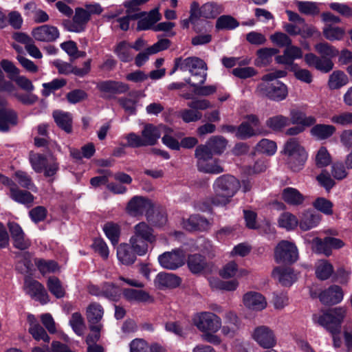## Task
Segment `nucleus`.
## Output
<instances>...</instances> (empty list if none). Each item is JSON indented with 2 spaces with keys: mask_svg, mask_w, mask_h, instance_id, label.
I'll use <instances>...</instances> for the list:
<instances>
[{
  "mask_svg": "<svg viewBox=\"0 0 352 352\" xmlns=\"http://www.w3.org/2000/svg\"><path fill=\"white\" fill-rule=\"evenodd\" d=\"M153 209V204L150 199L142 196H134L128 202L126 212L131 217L147 215Z\"/></svg>",
  "mask_w": 352,
  "mask_h": 352,
  "instance_id": "ddd939ff",
  "label": "nucleus"
},
{
  "mask_svg": "<svg viewBox=\"0 0 352 352\" xmlns=\"http://www.w3.org/2000/svg\"><path fill=\"white\" fill-rule=\"evenodd\" d=\"M192 324L203 333L202 338L213 345H220L223 340L217 333L221 328V318L209 311H199L193 314Z\"/></svg>",
  "mask_w": 352,
  "mask_h": 352,
  "instance_id": "f257e3e1",
  "label": "nucleus"
},
{
  "mask_svg": "<svg viewBox=\"0 0 352 352\" xmlns=\"http://www.w3.org/2000/svg\"><path fill=\"white\" fill-rule=\"evenodd\" d=\"M260 121L258 117L251 114L245 117L243 121L238 127L236 136L241 140H245L260 133L258 126Z\"/></svg>",
  "mask_w": 352,
  "mask_h": 352,
  "instance_id": "4468645a",
  "label": "nucleus"
},
{
  "mask_svg": "<svg viewBox=\"0 0 352 352\" xmlns=\"http://www.w3.org/2000/svg\"><path fill=\"white\" fill-rule=\"evenodd\" d=\"M187 264L189 270L193 274L201 273L207 267L205 258L198 254L190 255L188 258Z\"/></svg>",
  "mask_w": 352,
  "mask_h": 352,
  "instance_id": "a19ab883",
  "label": "nucleus"
},
{
  "mask_svg": "<svg viewBox=\"0 0 352 352\" xmlns=\"http://www.w3.org/2000/svg\"><path fill=\"white\" fill-rule=\"evenodd\" d=\"M144 17L141 16L138 22V30H146L153 29L155 24L161 19L160 14L157 9L151 10L149 13L145 14Z\"/></svg>",
  "mask_w": 352,
  "mask_h": 352,
  "instance_id": "f704fd0d",
  "label": "nucleus"
},
{
  "mask_svg": "<svg viewBox=\"0 0 352 352\" xmlns=\"http://www.w3.org/2000/svg\"><path fill=\"white\" fill-rule=\"evenodd\" d=\"M158 261L163 268L174 270L184 264L185 256L182 250H175L160 255Z\"/></svg>",
  "mask_w": 352,
  "mask_h": 352,
  "instance_id": "2eb2a0df",
  "label": "nucleus"
},
{
  "mask_svg": "<svg viewBox=\"0 0 352 352\" xmlns=\"http://www.w3.org/2000/svg\"><path fill=\"white\" fill-rule=\"evenodd\" d=\"M0 91L6 92L25 105H32L38 100V96L32 92H27V94L19 93L17 87L13 82L5 79L2 71H0Z\"/></svg>",
  "mask_w": 352,
  "mask_h": 352,
  "instance_id": "1a4fd4ad",
  "label": "nucleus"
},
{
  "mask_svg": "<svg viewBox=\"0 0 352 352\" xmlns=\"http://www.w3.org/2000/svg\"><path fill=\"white\" fill-rule=\"evenodd\" d=\"M278 50L276 48H262L257 51V58L256 65L258 66H265L268 65L272 59V56L276 54Z\"/></svg>",
  "mask_w": 352,
  "mask_h": 352,
  "instance_id": "09e8293b",
  "label": "nucleus"
},
{
  "mask_svg": "<svg viewBox=\"0 0 352 352\" xmlns=\"http://www.w3.org/2000/svg\"><path fill=\"white\" fill-rule=\"evenodd\" d=\"M17 114L14 110L7 108L0 109V131H8L11 126L17 124Z\"/></svg>",
  "mask_w": 352,
  "mask_h": 352,
  "instance_id": "c756f323",
  "label": "nucleus"
},
{
  "mask_svg": "<svg viewBox=\"0 0 352 352\" xmlns=\"http://www.w3.org/2000/svg\"><path fill=\"white\" fill-rule=\"evenodd\" d=\"M278 224L282 228L292 230L298 226V219L294 214L289 212H285L279 216Z\"/></svg>",
  "mask_w": 352,
  "mask_h": 352,
  "instance_id": "a18cd8bd",
  "label": "nucleus"
},
{
  "mask_svg": "<svg viewBox=\"0 0 352 352\" xmlns=\"http://www.w3.org/2000/svg\"><path fill=\"white\" fill-rule=\"evenodd\" d=\"M272 276L284 286L292 285L297 279L296 274L290 268L276 267L272 272Z\"/></svg>",
  "mask_w": 352,
  "mask_h": 352,
  "instance_id": "7c9ffc66",
  "label": "nucleus"
},
{
  "mask_svg": "<svg viewBox=\"0 0 352 352\" xmlns=\"http://www.w3.org/2000/svg\"><path fill=\"white\" fill-rule=\"evenodd\" d=\"M69 324L78 336H82L84 333L85 324L80 314L78 312L74 313L72 315Z\"/></svg>",
  "mask_w": 352,
  "mask_h": 352,
  "instance_id": "338daca9",
  "label": "nucleus"
},
{
  "mask_svg": "<svg viewBox=\"0 0 352 352\" xmlns=\"http://www.w3.org/2000/svg\"><path fill=\"white\" fill-rule=\"evenodd\" d=\"M305 60L309 67H314L323 73H328L334 66L332 60L327 58H320L310 53L305 56Z\"/></svg>",
  "mask_w": 352,
  "mask_h": 352,
  "instance_id": "5701e85b",
  "label": "nucleus"
},
{
  "mask_svg": "<svg viewBox=\"0 0 352 352\" xmlns=\"http://www.w3.org/2000/svg\"><path fill=\"white\" fill-rule=\"evenodd\" d=\"M323 304H337L343 299L342 289L338 285H333L322 292L319 296Z\"/></svg>",
  "mask_w": 352,
  "mask_h": 352,
  "instance_id": "c85d7f7f",
  "label": "nucleus"
},
{
  "mask_svg": "<svg viewBox=\"0 0 352 352\" xmlns=\"http://www.w3.org/2000/svg\"><path fill=\"white\" fill-rule=\"evenodd\" d=\"M285 70H275L263 75L262 82L258 85L256 92L262 97H265L274 101H282L288 95L286 85L277 79L286 76Z\"/></svg>",
  "mask_w": 352,
  "mask_h": 352,
  "instance_id": "f03ea898",
  "label": "nucleus"
},
{
  "mask_svg": "<svg viewBox=\"0 0 352 352\" xmlns=\"http://www.w3.org/2000/svg\"><path fill=\"white\" fill-rule=\"evenodd\" d=\"M289 116L290 123L293 124H299L307 127L314 124L316 122L314 116H307L303 112L296 109L291 110Z\"/></svg>",
  "mask_w": 352,
  "mask_h": 352,
  "instance_id": "4c0bfd02",
  "label": "nucleus"
},
{
  "mask_svg": "<svg viewBox=\"0 0 352 352\" xmlns=\"http://www.w3.org/2000/svg\"><path fill=\"white\" fill-rule=\"evenodd\" d=\"M289 124V118L280 114L272 116L265 122L266 126L275 132L282 131Z\"/></svg>",
  "mask_w": 352,
  "mask_h": 352,
  "instance_id": "58836bf2",
  "label": "nucleus"
},
{
  "mask_svg": "<svg viewBox=\"0 0 352 352\" xmlns=\"http://www.w3.org/2000/svg\"><path fill=\"white\" fill-rule=\"evenodd\" d=\"M35 264L37 266L40 272L43 274H46L48 273H54L59 270L58 263L54 261L37 259L35 261Z\"/></svg>",
  "mask_w": 352,
  "mask_h": 352,
  "instance_id": "13d9d810",
  "label": "nucleus"
},
{
  "mask_svg": "<svg viewBox=\"0 0 352 352\" xmlns=\"http://www.w3.org/2000/svg\"><path fill=\"white\" fill-rule=\"evenodd\" d=\"M241 322L237 315L232 311H226L221 318V335L229 339L234 338L238 333L241 328Z\"/></svg>",
  "mask_w": 352,
  "mask_h": 352,
  "instance_id": "f8f14e48",
  "label": "nucleus"
},
{
  "mask_svg": "<svg viewBox=\"0 0 352 352\" xmlns=\"http://www.w3.org/2000/svg\"><path fill=\"white\" fill-rule=\"evenodd\" d=\"M283 154L286 156L287 163L293 171L301 170L307 158L308 154L297 138H289L284 144Z\"/></svg>",
  "mask_w": 352,
  "mask_h": 352,
  "instance_id": "39448f33",
  "label": "nucleus"
},
{
  "mask_svg": "<svg viewBox=\"0 0 352 352\" xmlns=\"http://www.w3.org/2000/svg\"><path fill=\"white\" fill-rule=\"evenodd\" d=\"M123 294L129 301L146 302L150 299L148 294L143 290L126 289L123 291Z\"/></svg>",
  "mask_w": 352,
  "mask_h": 352,
  "instance_id": "5fc2aeb1",
  "label": "nucleus"
},
{
  "mask_svg": "<svg viewBox=\"0 0 352 352\" xmlns=\"http://www.w3.org/2000/svg\"><path fill=\"white\" fill-rule=\"evenodd\" d=\"M210 222L205 218L198 215H191L188 219L184 220L182 226L189 231H205L210 228Z\"/></svg>",
  "mask_w": 352,
  "mask_h": 352,
  "instance_id": "a878e982",
  "label": "nucleus"
},
{
  "mask_svg": "<svg viewBox=\"0 0 352 352\" xmlns=\"http://www.w3.org/2000/svg\"><path fill=\"white\" fill-rule=\"evenodd\" d=\"M10 197L14 201L21 204H30L34 201V196L28 191L20 190L16 186L12 187Z\"/></svg>",
  "mask_w": 352,
  "mask_h": 352,
  "instance_id": "c03bdc74",
  "label": "nucleus"
},
{
  "mask_svg": "<svg viewBox=\"0 0 352 352\" xmlns=\"http://www.w3.org/2000/svg\"><path fill=\"white\" fill-rule=\"evenodd\" d=\"M114 52L118 58L124 63L131 61L133 57L131 53V45L126 41L118 43L115 47Z\"/></svg>",
  "mask_w": 352,
  "mask_h": 352,
  "instance_id": "37998d69",
  "label": "nucleus"
},
{
  "mask_svg": "<svg viewBox=\"0 0 352 352\" xmlns=\"http://www.w3.org/2000/svg\"><path fill=\"white\" fill-rule=\"evenodd\" d=\"M67 82L63 78H55L50 82H45L42 85L43 89L42 94L45 97L49 96L52 92L56 91L66 85Z\"/></svg>",
  "mask_w": 352,
  "mask_h": 352,
  "instance_id": "e2e57ef3",
  "label": "nucleus"
},
{
  "mask_svg": "<svg viewBox=\"0 0 352 352\" xmlns=\"http://www.w3.org/2000/svg\"><path fill=\"white\" fill-rule=\"evenodd\" d=\"M97 88L104 96L125 93L129 89L128 85L113 80L101 82L98 84Z\"/></svg>",
  "mask_w": 352,
  "mask_h": 352,
  "instance_id": "4be33fe9",
  "label": "nucleus"
},
{
  "mask_svg": "<svg viewBox=\"0 0 352 352\" xmlns=\"http://www.w3.org/2000/svg\"><path fill=\"white\" fill-rule=\"evenodd\" d=\"M30 162L35 172H43L45 177L54 175L58 169V164L53 156L46 157L38 153H31Z\"/></svg>",
  "mask_w": 352,
  "mask_h": 352,
  "instance_id": "0eeeda50",
  "label": "nucleus"
},
{
  "mask_svg": "<svg viewBox=\"0 0 352 352\" xmlns=\"http://www.w3.org/2000/svg\"><path fill=\"white\" fill-rule=\"evenodd\" d=\"M165 129L164 126H155L148 124L145 125L142 131V138L146 146L155 145L161 135V131Z\"/></svg>",
  "mask_w": 352,
  "mask_h": 352,
  "instance_id": "bb28decb",
  "label": "nucleus"
},
{
  "mask_svg": "<svg viewBox=\"0 0 352 352\" xmlns=\"http://www.w3.org/2000/svg\"><path fill=\"white\" fill-rule=\"evenodd\" d=\"M223 11V6L214 2H208L199 7L197 1H193L190 5V19L197 20L201 17L214 19Z\"/></svg>",
  "mask_w": 352,
  "mask_h": 352,
  "instance_id": "6e6552de",
  "label": "nucleus"
},
{
  "mask_svg": "<svg viewBox=\"0 0 352 352\" xmlns=\"http://www.w3.org/2000/svg\"><path fill=\"white\" fill-rule=\"evenodd\" d=\"M209 283L212 289L226 291H234L239 286V283L236 280L223 281L217 278H210Z\"/></svg>",
  "mask_w": 352,
  "mask_h": 352,
  "instance_id": "8fccbe9b",
  "label": "nucleus"
},
{
  "mask_svg": "<svg viewBox=\"0 0 352 352\" xmlns=\"http://www.w3.org/2000/svg\"><path fill=\"white\" fill-rule=\"evenodd\" d=\"M274 258L278 263H294L298 258V249L294 243L281 241L275 248Z\"/></svg>",
  "mask_w": 352,
  "mask_h": 352,
  "instance_id": "9d476101",
  "label": "nucleus"
},
{
  "mask_svg": "<svg viewBox=\"0 0 352 352\" xmlns=\"http://www.w3.org/2000/svg\"><path fill=\"white\" fill-rule=\"evenodd\" d=\"M14 176L19 184L24 188L31 190L33 192H37V188L32 181L30 176L25 172L18 170L14 173Z\"/></svg>",
  "mask_w": 352,
  "mask_h": 352,
  "instance_id": "052dcab7",
  "label": "nucleus"
},
{
  "mask_svg": "<svg viewBox=\"0 0 352 352\" xmlns=\"http://www.w3.org/2000/svg\"><path fill=\"white\" fill-rule=\"evenodd\" d=\"M295 4L299 12L306 15H316L320 11L318 4L315 2L296 1Z\"/></svg>",
  "mask_w": 352,
  "mask_h": 352,
  "instance_id": "bf43d9fd",
  "label": "nucleus"
},
{
  "mask_svg": "<svg viewBox=\"0 0 352 352\" xmlns=\"http://www.w3.org/2000/svg\"><path fill=\"white\" fill-rule=\"evenodd\" d=\"M137 254L129 243H121L117 248V258L123 265H131L136 260Z\"/></svg>",
  "mask_w": 352,
  "mask_h": 352,
  "instance_id": "473e14b6",
  "label": "nucleus"
},
{
  "mask_svg": "<svg viewBox=\"0 0 352 352\" xmlns=\"http://www.w3.org/2000/svg\"><path fill=\"white\" fill-rule=\"evenodd\" d=\"M179 284V278L170 273H159L154 279V285L155 287L160 289L175 288Z\"/></svg>",
  "mask_w": 352,
  "mask_h": 352,
  "instance_id": "393cba45",
  "label": "nucleus"
},
{
  "mask_svg": "<svg viewBox=\"0 0 352 352\" xmlns=\"http://www.w3.org/2000/svg\"><path fill=\"white\" fill-rule=\"evenodd\" d=\"M346 315V309L344 307H336L329 310L322 315L315 314L313 316V320L315 323L324 327L333 336L334 346H340V340L337 335L340 331V324Z\"/></svg>",
  "mask_w": 352,
  "mask_h": 352,
  "instance_id": "20e7f679",
  "label": "nucleus"
},
{
  "mask_svg": "<svg viewBox=\"0 0 352 352\" xmlns=\"http://www.w3.org/2000/svg\"><path fill=\"white\" fill-rule=\"evenodd\" d=\"M27 322L29 324V333L36 340H43L45 342H50V337L45 329L40 325L35 316L28 314L27 316Z\"/></svg>",
  "mask_w": 352,
  "mask_h": 352,
  "instance_id": "b1692460",
  "label": "nucleus"
},
{
  "mask_svg": "<svg viewBox=\"0 0 352 352\" xmlns=\"http://www.w3.org/2000/svg\"><path fill=\"white\" fill-rule=\"evenodd\" d=\"M103 231L113 245H116L118 243L120 236V227L118 224L111 222L107 223L104 225Z\"/></svg>",
  "mask_w": 352,
  "mask_h": 352,
  "instance_id": "603ef678",
  "label": "nucleus"
},
{
  "mask_svg": "<svg viewBox=\"0 0 352 352\" xmlns=\"http://www.w3.org/2000/svg\"><path fill=\"white\" fill-rule=\"evenodd\" d=\"M244 306L252 311H260L266 308L267 302L265 298L260 293L249 292L243 295Z\"/></svg>",
  "mask_w": 352,
  "mask_h": 352,
  "instance_id": "412c9836",
  "label": "nucleus"
},
{
  "mask_svg": "<svg viewBox=\"0 0 352 352\" xmlns=\"http://www.w3.org/2000/svg\"><path fill=\"white\" fill-rule=\"evenodd\" d=\"M333 272V266L327 261L320 260L316 265V274L318 278L326 280Z\"/></svg>",
  "mask_w": 352,
  "mask_h": 352,
  "instance_id": "864d4df0",
  "label": "nucleus"
},
{
  "mask_svg": "<svg viewBox=\"0 0 352 352\" xmlns=\"http://www.w3.org/2000/svg\"><path fill=\"white\" fill-rule=\"evenodd\" d=\"M176 67H180L181 71H188L192 76L197 77L198 83H204L206 80L207 65L206 63L199 57L177 58Z\"/></svg>",
  "mask_w": 352,
  "mask_h": 352,
  "instance_id": "423d86ee",
  "label": "nucleus"
},
{
  "mask_svg": "<svg viewBox=\"0 0 352 352\" xmlns=\"http://www.w3.org/2000/svg\"><path fill=\"white\" fill-rule=\"evenodd\" d=\"M53 65L58 69V73L61 74H74L78 76H83L90 71L91 60L84 63L83 67H74L71 64L60 60H55Z\"/></svg>",
  "mask_w": 352,
  "mask_h": 352,
  "instance_id": "aec40b11",
  "label": "nucleus"
},
{
  "mask_svg": "<svg viewBox=\"0 0 352 352\" xmlns=\"http://www.w3.org/2000/svg\"><path fill=\"white\" fill-rule=\"evenodd\" d=\"M86 314L88 322L91 324H98V323L103 316L104 309L100 304L91 302L87 308Z\"/></svg>",
  "mask_w": 352,
  "mask_h": 352,
  "instance_id": "79ce46f5",
  "label": "nucleus"
},
{
  "mask_svg": "<svg viewBox=\"0 0 352 352\" xmlns=\"http://www.w3.org/2000/svg\"><path fill=\"white\" fill-rule=\"evenodd\" d=\"M336 127L330 124H318L311 130V135L318 140H323L330 138L335 132Z\"/></svg>",
  "mask_w": 352,
  "mask_h": 352,
  "instance_id": "c9c22d12",
  "label": "nucleus"
},
{
  "mask_svg": "<svg viewBox=\"0 0 352 352\" xmlns=\"http://www.w3.org/2000/svg\"><path fill=\"white\" fill-rule=\"evenodd\" d=\"M282 198L286 203L293 206L300 205L304 201L303 195L297 189L290 187L283 190Z\"/></svg>",
  "mask_w": 352,
  "mask_h": 352,
  "instance_id": "ea45409f",
  "label": "nucleus"
},
{
  "mask_svg": "<svg viewBox=\"0 0 352 352\" xmlns=\"http://www.w3.org/2000/svg\"><path fill=\"white\" fill-rule=\"evenodd\" d=\"M23 289L27 294L43 304L49 301V296L44 286L36 280L25 277Z\"/></svg>",
  "mask_w": 352,
  "mask_h": 352,
  "instance_id": "dca6fc26",
  "label": "nucleus"
},
{
  "mask_svg": "<svg viewBox=\"0 0 352 352\" xmlns=\"http://www.w3.org/2000/svg\"><path fill=\"white\" fill-rule=\"evenodd\" d=\"M320 221L319 214L308 210L301 214L298 225L302 230L307 231L317 226Z\"/></svg>",
  "mask_w": 352,
  "mask_h": 352,
  "instance_id": "2f4dec72",
  "label": "nucleus"
},
{
  "mask_svg": "<svg viewBox=\"0 0 352 352\" xmlns=\"http://www.w3.org/2000/svg\"><path fill=\"white\" fill-rule=\"evenodd\" d=\"M214 153L206 142V144L198 146L195 152V156L197 159V166L204 167V162H208L212 158Z\"/></svg>",
  "mask_w": 352,
  "mask_h": 352,
  "instance_id": "de8ad7c7",
  "label": "nucleus"
},
{
  "mask_svg": "<svg viewBox=\"0 0 352 352\" xmlns=\"http://www.w3.org/2000/svg\"><path fill=\"white\" fill-rule=\"evenodd\" d=\"M132 236L148 241L150 244L155 243L157 239L153 228L144 221L140 222L133 226Z\"/></svg>",
  "mask_w": 352,
  "mask_h": 352,
  "instance_id": "cd10ccee",
  "label": "nucleus"
},
{
  "mask_svg": "<svg viewBox=\"0 0 352 352\" xmlns=\"http://www.w3.org/2000/svg\"><path fill=\"white\" fill-rule=\"evenodd\" d=\"M203 166V168L201 166H197L199 170L212 174H219L223 171V168L218 160L212 159L208 162H204Z\"/></svg>",
  "mask_w": 352,
  "mask_h": 352,
  "instance_id": "774afa93",
  "label": "nucleus"
},
{
  "mask_svg": "<svg viewBox=\"0 0 352 352\" xmlns=\"http://www.w3.org/2000/svg\"><path fill=\"white\" fill-rule=\"evenodd\" d=\"M149 243L148 241H145L132 235L129 239V244L131 246V249L138 256H144L148 252Z\"/></svg>",
  "mask_w": 352,
  "mask_h": 352,
  "instance_id": "3c124183",
  "label": "nucleus"
},
{
  "mask_svg": "<svg viewBox=\"0 0 352 352\" xmlns=\"http://www.w3.org/2000/svg\"><path fill=\"white\" fill-rule=\"evenodd\" d=\"M252 338L263 349H272L277 344L274 331L266 325L255 327L252 332Z\"/></svg>",
  "mask_w": 352,
  "mask_h": 352,
  "instance_id": "9b49d317",
  "label": "nucleus"
},
{
  "mask_svg": "<svg viewBox=\"0 0 352 352\" xmlns=\"http://www.w3.org/2000/svg\"><path fill=\"white\" fill-rule=\"evenodd\" d=\"M349 83L347 75L341 70H335L329 76L327 87L330 90L340 89Z\"/></svg>",
  "mask_w": 352,
  "mask_h": 352,
  "instance_id": "72a5a7b5",
  "label": "nucleus"
},
{
  "mask_svg": "<svg viewBox=\"0 0 352 352\" xmlns=\"http://www.w3.org/2000/svg\"><path fill=\"white\" fill-rule=\"evenodd\" d=\"M8 226L13 240V245L21 250L28 249L30 246L31 242L26 237L21 227L15 222H9Z\"/></svg>",
  "mask_w": 352,
  "mask_h": 352,
  "instance_id": "a211bd4d",
  "label": "nucleus"
},
{
  "mask_svg": "<svg viewBox=\"0 0 352 352\" xmlns=\"http://www.w3.org/2000/svg\"><path fill=\"white\" fill-rule=\"evenodd\" d=\"M239 25V23L230 15H222L216 21L215 27L218 30H233Z\"/></svg>",
  "mask_w": 352,
  "mask_h": 352,
  "instance_id": "6e6d98bb",
  "label": "nucleus"
},
{
  "mask_svg": "<svg viewBox=\"0 0 352 352\" xmlns=\"http://www.w3.org/2000/svg\"><path fill=\"white\" fill-rule=\"evenodd\" d=\"M59 34L56 27L49 25H41L32 31L34 38L42 42H53L59 37Z\"/></svg>",
  "mask_w": 352,
  "mask_h": 352,
  "instance_id": "6ab92c4d",
  "label": "nucleus"
},
{
  "mask_svg": "<svg viewBox=\"0 0 352 352\" xmlns=\"http://www.w3.org/2000/svg\"><path fill=\"white\" fill-rule=\"evenodd\" d=\"M323 34L327 39L331 41H340L345 35V30L342 28L327 24L323 28Z\"/></svg>",
  "mask_w": 352,
  "mask_h": 352,
  "instance_id": "49530a36",
  "label": "nucleus"
},
{
  "mask_svg": "<svg viewBox=\"0 0 352 352\" xmlns=\"http://www.w3.org/2000/svg\"><path fill=\"white\" fill-rule=\"evenodd\" d=\"M316 165L318 167L323 168L329 165L331 162V157L327 149L322 146L320 147L315 157Z\"/></svg>",
  "mask_w": 352,
  "mask_h": 352,
  "instance_id": "69168bd1",
  "label": "nucleus"
},
{
  "mask_svg": "<svg viewBox=\"0 0 352 352\" xmlns=\"http://www.w3.org/2000/svg\"><path fill=\"white\" fill-rule=\"evenodd\" d=\"M53 118L56 124L65 132L72 131V116L70 113L56 110L53 112Z\"/></svg>",
  "mask_w": 352,
  "mask_h": 352,
  "instance_id": "e433bc0d",
  "label": "nucleus"
},
{
  "mask_svg": "<svg viewBox=\"0 0 352 352\" xmlns=\"http://www.w3.org/2000/svg\"><path fill=\"white\" fill-rule=\"evenodd\" d=\"M89 20L88 14L84 11V8H77L75 10L72 20L65 21L64 25L67 31L79 33L85 30L87 23Z\"/></svg>",
  "mask_w": 352,
  "mask_h": 352,
  "instance_id": "f3484780",
  "label": "nucleus"
},
{
  "mask_svg": "<svg viewBox=\"0 0 352 352\" xmlns=\"http://www.w3.org/2000/svg\"><path fill=\"white\" fill-rule=\"evenodd\" d=\"M316 52L324 58H331L338 55L339 51L327 43H320L315 45Z\"/></svg>",
  "mask_w": 352,
  "mask_h": 352,
  "instance_id": "680f3d73",
  "label": "nucleus"
},
{
  "mask_svg": "<svg viewBox=\"0 0 352 352\" xmlns=\"http://www.w3.org/2000/svg\"><path fill=\"white\" fill-rule=\"evenodd\" d=\"M214 195L211 202L215 206H226L241 188L239 179L230 175H223L217 177L213 184Z\"/></svg>",
  "mask_w": 352,
  "mask_h": 352,
  "instance_id": "7ed1b4c3",
  "label": "nucleus"
},
{
  "mask_svg": "<svg viewBox=\"0 0 352 352\" xmlns=\"http://www.w3.org/2000/svg\"><path fill=\"white\" fill-rule=\"evenodd\" d=\"M47 286L49 291L56 298H60L64 296L65 289L58 278L50 277L47 281Z\"/></svg>",
  "mask_w": 352,
  "mask_h": 352,
  "instance_id": "4d7b16f0",
  "label": "nucleus"
},
{
  "mask_svg": "<svg viewBox=\"0 0 352 352\" xmlns=\"http://www.w3.org/2000/svg\"><path fill=\"white\" fill-rule=\"evenodd\" d=\"M313 206L317 210L326 215H331L333 212V204L324 197L317 198L313 203Z\"/></svg>",
  "mask_w": 352,
  "mask_h": 352,
  "instance_id": "0e129e2a",
  "label": "nucleus"
}]
</instances>
